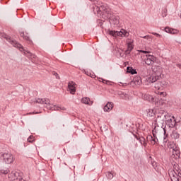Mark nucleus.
<instances>
[{"label": "nucleus", "instance_id": "f257e3e1", "mask_svg": "<svg viewBox=\"0 0 181 181\" xmlns=\"http://www.w3.org/2000/svg\"><path fill=\"white\" fill-rule=\"evenodd\" d=\"M169 118V114L162 112V114H158L157 115V118H156V122L159 124L160 127L163 129L164 132V139H163V142L166 144L168 142V139L167 136L168 134H166V120L167 119Z\"/></svg>", "mask_w": 181, "mask_h": 181}, {"label": "nucleus", "instance_id": "f03ea898", "mask_svg": "<svg viewBox=\"0 0 181 181\" xmlns=\"http://www.w3.org/2000/svg\"><path fill=\"white\" fill-rule=\"evenodd\" d=\"M151 69L153 73L147 78V82L149 83V84L156 83V81L160 78V76H162L160 66L153 65L151 66Z\"/></svg>", "mask_w": 181, "mask_h": 181}, {"label": "nucleus", "instance_id": "7ed1b4c3", "mask_svg": "<svg viewBox=\"0 0 181 181\" xmlns=\"http://www.w3.org/2000/svg\"><path fill=\"white\" fill-rule=\"evenodd\" d=\"M6 39L14 47H17L18 49H20L21 52H24V54L28 57V59H36V55L35 54H32L30 52L25 49L23 48V46L22 45L19 44L16 40L11 38V37L7 36Z\"/></svg>", "mask_w": 181, "mask_h": 181}, {"label": "nucleus", "instance_id": "20e7f679", "mask_svg": "<svg viewBox=\"0 0 181 181\" xmlns=\"http://www.w3.org/2000/svg\"><path fill=\"white\" fill-rule=\"evenodd\" d=\"M93 11L98 13H103L106 15V16L111 15V13H112L111 8L108 7V4L104 3H101L99 6H95L93 7Z\"/></svg>", "mask_w": 181, "mask_h": 181}, {"label": "nucleus", "instance_id": "39448f33", "mask_svg": "<svg viewBox=\"0 0 181 181\" xmlns=\"http://www.w3.org/2000/svg\"><path fill=\"white\" fill-rule=\"evenodd\" d=\"M36 103L38 104H46L47 110H51V111L59 110V107L50 104V100L47 98H37L35 99Z\"/></svg>", "mask_w": 181, "mask_h": 181}, {"label": "nucleus", "instance_id": "423d86ee", "mask_svg": "<svg viewBox=\"0 0 181 181\" xmlns=\"http://www.w3.org/2000/svg\"><path fill=\"white\" fill-rule=\"evenodd\" d=\"M0 157L3 159V162H5L7 165H9L13 162V155L9 152L0 153Z\"/></svg>", "mask_w": 181, "mask_h": 181}, {"label": "nucleus", "instance_id": "0eeeda50", "mask_svg": "<svg viewBox=\"0 0 181 181\" xmlns=\"http://www.w3.org/2000/svg\"><path fill=\"white\" fill-rule=\"evenodd\" d=\"M108 34L110 35V36H114L115 37H117V36H120L121 37H128V36H129V33L124 29H122L121 31L109 30Z\"/></svg>", "mask_w": 181, "mask_h": 181}, {"label": "nucleus", "instance_id": "6e6552de", "mask_svg": "<svg viewBox=\"0 0 181 181\" xmlns=\"http://www.w3.org/2000/svg\"><path fill=\"white\" fill-rule=\"evenodd\" d=\"M168 148H169V149H172V153L173 155H174V156L175 155H176L177 156H179V155H180V151L179 150V147L173 141H169L168 143Z\"/></svg>", "mask_w": 181, "mask_h": 181}, {"label": "nucleus", "instance_id": "1a4fd4ad", "mask_svg": "<svg viewBox=\"0 0 181 181\" xmlns=\"http://www.w3.org/2000/svg\"><path fill=\"white\" fill-rule=\"evenodd\" d=\"M176 126V118L174 116L169 115L167 120H165V127L167 128H175Z\"/></svg>", "mask_w": 181, "mask_h": 181}, {"label": "nucleus", "instance_id": "9d476101", "mask_svg": "<svg viewBox=\"0 0 181 181\" xmlns=\"http://www.w3.org/2000/svg\"><path fill=\"white\" fill-rule=\"evenodd\" d=\"M177 173L173 170L171 171L169 175L172 181H181V170H176Z\"/></svg>", "mask_w": 181, "mask_h": 181}, {"label": "nucleus", "instance_id": "9b49d317", "mask_svg": "<svg viewBox=\"0 0 181 181\" xmlns=\"http://www.w3.org/2000/svg\"><path fill=\"white\" fill-rule=\"evenodd\" d=\"M144 62L147 66H153L156 63V57L153 55L146 54Z\"/></svg>", "mask_w": 181, "mask_h": 181}, {"label": "nucleus", "instance_id": "f8f14e48", "mask_svg": "<svg viewBox=\"0 0 181 181\" xmlns=\"http://www.w3.org/2000/svg\"><path fill=\"white\" fill-rule=\"evenodd\" d=\"M107 18L110 19V23L111 25H118L119 24V17L118 16H115L112 14V13H110V15L109 14L107 16Z\"/></svg>", "mask_w": 181, "mask_h": 181}, {"label": "nucleus", "instance_id": "ddd939ff", "mask_svg": "<svg viewBox=\"0 0 181 181\" xmlns=\"http://www.w3.org/2000/svg\"><path fill=\"white\" fill-rule=\"evenodd\" d=\"M23 173L18 171H13L9 174L8 177L11 179V180H19L20 177H23Z\"/></svg>", "mask_w": 181, "mask_h": 181}, {"label": "nucleus", "instance_id": "4468645a", "mask_svg": "<svg viewBox=\"0 0 181 181\" xmlns=\"http://www.w3.org/2000/svg\"><path fill=\"white\" fill-rule=\"evenodd\" d=\"M126 45H127V50H126L127 54H129L132 50H134V40L127 38L126 40Z\"/></svg>", "mask_w": 181, "mask_h": 181}, {"label": "nucleus", "instance_id": "2eb2a0df", "mask_svg": "<svg viewBox=\"0 0 181 181\" xmlns=\"http://www.w3.org/2000/svg\"><path fill=\"white\" fill-rule=\"evenodd\" d=\"M68 91H69L71 94H75L76 83H74V81H71L68 83Z\"/></svg>", "mask_w": 181, "mask_h": 181}, {"label": "nucleus", "instance_id": "dca6fc26", "mask_svg": "<svg viewBox=\"0 0 181 181\" xmlns=\"http://www.w3.org/2000/svg\"><path fill=\"white\" fill-rule=\"evenodd\" d=\"M142 98L146 101H148V103H155L156 101L155 98H153V96L146 93L142 95Z\"/></svg>", "mask_w": 181, "mask_h": 181}, {"label": "nucleus", "instance_id": "f3484780", "mask_svg": "<svg viewBox=\"0 0 181 181\" xmlns=\"http://www.w3.org/2000/svg\"><path fill=\"white\" fill-rule=\"evenodd\" d=\"M112 108H114V103H112V102H108L103 107V110L105 112H110Z\"/></svg>", "mask_w": 181, "mask_h": 181}, {"label": "nucleus", "instance_id": "a211bd4d", "mask_svg": "<svg viewBox=\"0 0 181 181\" xmlns=\"http://www.w3.org/2000/svg\"><path fill=\"white\" fill-rule=\"evenodd\" d=\"M165 32H166V33H170L171 35H175L177 33V30L170 28L169 27H165Z\"/></svg>", "mask_w": 181, "mask_h": 181}, {"label": "nucleus", "instance_id": "6ab92c4d", "mask_svg": "<svg viewBox=\"0 0 181 181\" xmlns=\"http://www.w3.org/2000/svg\"><path fill=\"white\" fill-rule=\"evenodd\" d=\"M153 136H149V138L151 139V144L155 145V144H158V138L156 137V134H155V130H153Z\"/></svg>", "mask_w": 181, "mask_h": 181}, {"label": "nucleus", "instance_id": "aec40b11", "mask_svg": "<svg viewBox=\"0 0 181 181\" xmlns=\"http://www.w3.org/2000/svg\"><path fill=\"white\" fill-rule=\"evenodd\" d=\"M20 36L23 37L25 40H30V38L29 37V35H28V33H25L23 31H20Z\"/></svg>", "mask_w": 181, "mask_h": 181}, {"label": "nucleus", "instance_id": "412c9836", "mask_svg": "<svg viewBox=\"0 0 181 181\" xmlns=\"http://www.w3.org/2000/svg\"><path fill=\"white\" fill-rule=\"evenodd\" d=\"M81 101L83 104H86L88 105H91L93 104V103H90V99L87 97L83 98Z\"/></svg>", "mask_w": 181, "mask_h": 181}, {"label": "nucleus", "instance_id": "4be33fe9", "mask_svg": "<svg viewBox=\"0 0 181 181\" xmlns=\"http://www.w3.org/2000/svg\"><path fill=\"white\" fill-rule=\"evenodd\" d=\"M127 71L130 74H136V69H134V68L131 66H127Z\"/></svg>", "mask_w": 181, "mask_h": 181}, {"label": "nucleus", "instance_id": "5701e85b", "mask_svg": "<svg viewBox=\"0 0 181 181\" xmlns=\"http://www.w3.org/2000/svg\"><path fill=\"white\" fill-rule=\"evenodd\" d=\"M119 95L120 98H122V100H128L129 96L128 94L124 93V92H119Z\"/></svg>", "mask_w": 181, "mask_h": 181}, {"label": "nucleus", "instance_id": "b1692460", "mask_svg": "<svg viewBox=\"0 0 181 181\" xmlns=\"http://www.w3.org/2000/svg\"><path fill=\"white\" fill-rule=\"evenodd\" d=\"M180 137V134H179V133H177L176 131H173L172 132L171 138H173V139H179Z\"/></svg>", "mask_w": 181, "mask_h": 181}, {"label": "nucleus", "instance_id": "393cba45", "mask_svg": "<svg viewBox=\"0 0 181 181\" xmlns=\"http://www.w3.org/2000/svg\"><path fill=\"white\" fill-rule=\"evenodd\" d=\"M147 117H153L155 115V110L153 109H148L146 110Z\"/></svg>", "mask_w": 181, "mask_h": 181}, {"label": "nucleus", "instance_id": "a878e982", "mask_svg": "<svg viewBox=\"0 0 181 181\" xmlns=\"http://www.w3.org/2000/svg\"><path fill=\"white\" fill-rule=\"evenodd\" d=\"M139 141L141 144V145H143V146H144V147H146V146L148 145L146 141H145V139L144 138V136H141L140 138V140H139Z\"/></svg>", "mask_w": 181, "mask_h": 181}, {"label": "nucleus", "instance_id": "bb28decb", "mask_svg": "<svg viewBox=\"0 0 181 181\" xmlns=\"http://www.w3.org/2000/svg\"><path fill=\"white\" fill-rule=\"evenodd\" d=\"M160 84L161 86V88H165V87H168V83L165 81H163L161 82L160 81Z\"/></svg>", "mask_w": 181, "mask_h": 181}, {"label": "nucleus", "instance_id": "cd10ccee", "mask_svg": "<svg viewBox=\"0 0 181 181\" xmlns=\"http://www.w3.org/2000/svg\"><path fill=\"white\" fill-rule=\"evenodd\" d=\"M106 176L107 177V179H113L114 177V173H111V172H107V174H106Z\"/></svg>", "mask_w": 181, "mask_h": 181}, {"label": "nucleus", "instance_id": "c85d7f7f", "mask_svg": "<svg viewBox=\"0 0 181 181\" xmlns=\"http://www.w3.org/2000/svg\"><path fill=\"white\" fill-rule=\"evenodd\" d=\"M0 173H1V175H8L9 173V170L8 168H6L5 170L0 169Z\"/></svg>", "mask_w": 181, "mask_h": 181}, {"label": "nucleus", "instance_id": "c756f323", "mask_svg": "<svg viewBox=\"0 0 181 181\" xmlns=\"http://www.w3.org/2000/svg\"><path fill=\"white\" fill-rule=\"evenodd\" d=\"M155 88H156L157 90H161L162 86L160 85V81H158L157 83H156Z\"/></svg>", "mask_w": 181, "mask_h": 181}, {"label": "nucleus", "instance_id": "7c9ffc66", "mask_svg": "<svg viewBox=\"0 0 181 181\" xmlns=\"http://www.w3.org/2000/svg\"><path fill=\"white\" fill-rule=\"evenodd\" d=\"M135 84H141V78L137 77L134 79Z\"/></svg>", "mask_w": 181, "mask_h": 181}, {"label": "nucleus", "instance_id": "2f4dec72", "mask_svg": "<svg viewBox=\"0 0 181 181\" xmlns=\"http://www.w3.org/2000/svg\"><path fill=\"white\" fill-rule=\"evenodd\" d=\"M28 142H33L35 141V137L33 136H30L28 139H27Z\"/></svg>", "mask_w": 181, "mask_h": 181}, {"label": "nucleus", "instance_id": "473e14b6", "mask_svg": "<svg viewBox=\"0 0 181 181\" xmlns=\"http://www.w3.org/2000/svg\"><path fill=\"white\" fill-rule=\"evenodd\" d=\"M151 35L156 36V37H160V34H158L156 33H151Z\"/></svg>", "mask_w": 181, "mask_h": 181}, {"label": "nucleus", "instance_id": "72a5a7b5", "mask_svg": "<svg viewBox=\"0 0 181 181\" xmlns=\"http://www.w3.org/2000/svg\"><path fill=\"white\" fill-rule=\"evenodd\" d=\"M100 80H102V83H103L104 84H107V83H110V81H107L103 78H100Z\"/></svg>", "mask_w": 181, "mask_h": 181}, {"label": "nucleus", "instance_id": "f704fd0d", "mask_svg": "<svg viewBox=\"0 0 181 181\" xmlns=\"http://www.w3.org/2000/svg\"><path fill=\"white\" fill-rule=\"evenodd\" d=\"M158 94L160 95H163V97H165L166 95V93L165 92H158Z\"/></svg>", "mask_w": 181, "mask_h": 181}, {"label": "nucleus", "instance_id": "c9c22d12", "mask_svg": "<svg viewBox=\"0 0 181 181\" xmlns=\"http://www.w3.org/2000/svg\"><path fill=\"white\" fill-rule=\"evenodd\" d=\"M139 52L140 53H144V54H146L149 53V52L145 51V50H140Z\"/></svg>", "mask_w": 181, "mask_h": 181}, {"label": "nucleus", "instance_id": "e433bc0d", "mask_svg": "<svg viewBox=\"0 0 181 181\" xmlns=\"http://www.w3.org/2000/svg\"><path fill=\"white\" fill-rule=\"evenodd\" d=\"M134 136L137 141H139L141 139V137L138 136L136 134H134Z\"/></svg>", "mask_w": 181, "mask_h": 181}, {"label": "nucleus", "instance_id": "4c0bfd02", "mask_svg": "<svg viewBox=\"0 0 181 181\" xmlns=\"http://www.w3.org/2000/svg\"><path fill=\"white\" fill-rule=\"evenodd\" d=\"M18 180H19V181H25V180H23V177L18 178Z\"/></svg>", "mask_w": 181, "mask_h": 181}, {"label": "nucleus", "instance_id": "58836bf2", "mask_svg": "<svg viewBox=\"0 0 181 181\" xmlns=\"http://www.w3.org/2000/svg\"><path fill=\"white\" fill-rule=\"evenodd\" d=\"M166 12H168V10H164V16H167V14H166Z\"/></svg>", "mask_w": 181, "mask_h": 181}, {"label": "nucleus", "instance_id": "ea45409f", "mask_svg": "<svg viewBox=\"0 0 181 181\" xmlns=\"http://www.w3.org/2000/svg\"><path fill=\"white\" fill-rule=\"evenodd\" d=\"M122 84L123 87H125V86H128L127 83H122Z\"/></svg>", "mask_w": 181, "mask_h": 181}, {"label": "nucleus", "instance_id": "a19ab883", "mask_svg": "<svg viewBox=\"0 0 181 181\" xmlns=\"http://www.w3.org/2000/svg\"><path fill=\"white\" fill-rule=\"evenodd\" d=\"M90 2H95V0H89Z\"/></svg>", "mask_w": 181, "mask_h": 181}, {"label": "nucleus", "instance_id": "79ce46f5", "mask_svg": "<svg viewBox=\"0 0 181 181\" xmlns=\"http://www.w3.org/2000/svg\"><path fill=\"white\" fill-rule=\"evenodd\" d=\"M144 39H148V36H144Z\"/></svg>", "mask_w": 181, "mask_h": 181}, {"label": "nucleus", "instance_id": "37998d69", "mask_svg": "<svg viewBox=\"0 0 181 181\" xmlns=\"http://www.w3.org/2000/svg\"><path fill=\"white\" fill-rule=\"evenodd\" d=\"M178 67H179L180 69H181V64H179V65H178Z\"/></svg>", "mask_w": 181, "mask_h": 181}, {"label": "nucleus", "instance_id": "c03bdc74", "mask_svg": "<svg viewBox=\"0 0 181 181\" xmlns=\"http://www.w3.org/2000/svg\"><path fill=\"white\" fill-rule=\"evenodd\" d=\"M54 74H55V76H57V73H54Z\"/></svg>", "mask_w": 181, "mask_h": 181}, {"label": "nucleus", "instance_id": "a18cd8bd", "mask_svg": "<svg viewBox=\"0 0 181 181\" xmlns=\"http://www.w3.org/2000/svg\"><path fill=\"white\" fill-rule=\"evenodd\" d=\"M153 168H155V165L153 164Z\"/></svg>", "mask_w": 181, "mask_h": 181}]
</instances>
